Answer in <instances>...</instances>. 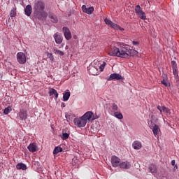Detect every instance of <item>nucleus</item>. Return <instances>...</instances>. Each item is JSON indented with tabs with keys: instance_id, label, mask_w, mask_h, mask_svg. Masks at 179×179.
I'll list each match as a JSON object with an SVG mask.
<instances>
[{
	"instance_id": "nucleus-1",
	"label": "nucleus",
	"mask_w": 179,
	"mask_h": 179,
	"mask_svg": "<svg viewBox=\"0 0 179 179\" xmlns=\"http://www.w3.org/2000/svg\"><path fill=\"white\" fill-rule=\"evenodd\" d=\"M132 50L129 48V45L122 42H115L114 46H111L108 52L110 57H118V58H129L132 55Z\"/></svg>"
},
{
	"instance_id": "nucleus-2",
	"label": "nucleus",
	"mask_w": 179,
	"mask_h": 179,
	"mask_svg": "<svg viewBox=\"0 0 179 179\" xmlns=\"http://www.w3.org/2000/svg\"><path fill=\"white\" fill-rule=\"evenodd\" d=\"M33 15L35 19H44L47 17V13H45V3L42 0H35L33 3Z\"/></svg>"
},
{
	"instance_id": "nucleus-3",
	"label": "nucleus",
	"mask_w": 179,
	"mask_h": 179,
	"mask_svg": "<svg viewBox=\"0 0 179 179\" xmlns=\"http://www.w3.org/2000/svg\"><path fill=\"white\" fill-rule=\"evenodd\" d=\"M92 117L93 112H86L83 116L80 117H75L73 119L74 125H76V127L78 128H85L86 127V124H87V122L90 121Z\"/></svg>"
},
{
	"instance_id": "nucleus-4",
	"label": "nucleus",
	"mask_w": 179,
	"mask_h": 179,
	"mask_svg": "<svg viewBox=\"0 0 179 179\" xmlns=\"http://www.w3.org/2000/svg\"><path fill=\"white\" fill-rule=\"evenodd\" d=\"M87 69L90 75L94 76L99 75V64H97V61H94L93 63L87 67Z\"/></svg>"
},
{
	"instance_id": "nucleus-5",
	"label": "nucleus",
	"mask_w": 179,
	"mask_h": 179,
	"mask_svg": "<svg viewBox=\"0 0 179 179\" xmlns=\"http://www.w3.org/2000/svg\"><path fill=\"white\" fill-rule=\"evenodd\" d=\"M134 10L140 19L142 20H146V13L143 11V10H142L140 5L136 6Z\"/></svg>"
},
{
	"instance_id": "nucleus-6",
	"label": "nucleus",
	"mask_w": 179,
	"mask_h": 179,
	"mask_svg": "<svg viewBox=\"0 0 179 179\" xmlns=\"http://www.w3.org/2000/svg\"><path fill=\"white\" fill-rule=\"evenodd\" d=\"M17 61L21 65H23V64H26V55L24 53L20 52L17 54Z\"/></svg>"
},
{
	"instance_id": "nucleus-7",
	"label": "nucleus",
	"mask_w": 179,
	"mask_h": 179,
	"mask_svg": "<svg viewBox=\"0 0 179 179\" xmlns=\"http://www.w3.org/2000/svg\"><path fill=\"white\" fill-rule=\"evenodd\" d=\"M150 128L152 129L154 136H157V135H159V133L160 132V128H159L157 124L153 123V122H151Z\"/></svg>"
},
{
	"instance_id": "nucleus-8",
	"label": "nucleus",
	"mask_w": 179,
	"mask_h": 179,
	"mask_svg": "<svg viewBox=\"0 0 179 179\" xmlns=\"http://www.w3.org/2000/svg\"><path fill=\"white\" fill-rule=\"evenodd\" d=\"M62 31L64 33L66 40L69 41L71 40V38H72V34L71 33V30H69V28L64 27L62 28Z\"/></svg>"
},
{
	"instance_id": "nucleus-9",
	"label": "nucleus",
	"mask_w": 179,
	"mask_h": 179,
	"mask_svg": "<svg viewBox=\"0 0 179 179\" xmlns=\"http://www.w3.org/2000/svg\"><path fill=\"white\" fill-rule=\"evenodd\" d=\"M171 65L173 69V73L176 78H178V66H177V62L176 61L172 60L171 62Z\"/></svg>"
},
{
	"instance_id": "nucleus-10",
	"label": "nucleus",
	"mask_w": 179,
	"mask_h": 179,
	"mask_svg": "<svg viewBox=\"0 0 179 179\" xmlns=\"http://www.w3.org/2000/svg\"><path fill=\"white\" fill-rule=\"evenodd\" d=\"M82 10L84 13H87V15H92L93 12H94V8L92 7H86V5L82 6Z\"/></svg>"
},
{
	"instance_id": "nucleus-11",
	"label": "nucleus",
	"mask_w": 179,
	"mask_h": 179,
	"mask_svg": "<svg viewBox=\"0 0 179 179\" xmlns=\"http://www.w3.org/2000/svg\"><path fill=\"white\" fill-rule=\"evenodd\" d=\"M53 37L55 38V41L56 44H61L62 43L64 38L62 37V34L57 32L53 35Z\"/></svg>"
},
{
	"instance_id": "nucleus-12",
	"label": "nucleus",
	"mask_w": 179,
	"mask_h": 179,
	"mask_svg": "<svg viewBox=\"0 0 179 179\" xmlns=\"http://www.w3.org/2000/svg\"><path fill=\"white\" fill-rule=\"evenodd\" d=\"M27 149L31 153H34L38 150V147L37 146V143H32L28 145Z\"/></svg>"
},
{
	"instance_id": "nucleus-13",
	"label": "nucleus",
	"mask_w": 179,
	"mask_h": 179,
	"mask_svg": "<svg viewBox=\"0 0 179 179\" xmlns=\"http://www.w3.org/2000/svg\"><path fill=\"white\" fill-rule=\"evenodd\" d=\"M120 162H121V159L118 158L117 156H112L111 158V163L113 167H118L120 166Z\"/></svg>"
},
{
	"instance_id": "nucleus-14",
	"label": "nucleus",
	"mask_w": 179,
	"mask_h": 179,
	"mask_svg": "<svg viewBox=\"0 0 179 179\" xmlns=\"http://www.w3.org/2000/svg\"><path fill=\"white\" fill-rule=\"evenodd\" d=\"M18 116L22 121H25V120H27V110L21 109L18 113Z\"/></svg>"
},
{
	"instance_id": "nucleus-15",
	"label": "nucleus",
	"mask_w": 179,
	"mask_h": 179,
	"mask_svg": "<svg viewBox=\"0 0 179 179\" xmlns=\"http://www.w3.org/2000/svg\"><path fill=\"white\" fill-rule=\"evenodd\" d=\"M122 80L123 79L122 76L120 75L118 73H112L110 75L109 78H108V80Z\"/></svg>"
},
{
	"instance_id": "nucleus-16",
	"label": "nucleus",
	"mask_w": 179,
	"mask_h": 179,
	"mask_svg": "<svg viewBox=\"0 0 179 179\" xmlns=\"http://www.w3.org/2000/svg\"><path fill=\"white\" fill-rule=\"evenodd\" d=\"M118 111V105L115 103H113L110 104V108H109V113L111 115L115 112Z\"/></svg>"
},
{
	"instance_id": "nucleus-17",
	"label": "nucleus",
	"mask_w": 179,
	"mask_h": 179,
	"mask_svg": "<svg viewBox=\"0 0 179 179\" xmlns=\"http://www.w3.org/2000/svg\"><path fill=\"white\" fill-rule=\"evenodd\" d=\"M132 147L135 150H139L142 148V143L139 141H135L132 143Z\"/></svg>"
},
{
	"instance_id": "nucleus-18",
	"label": "nucleus",
	"mask_w": 179,
	"mask_h": 179,
	"mask_svg": "<svg viewBox=\"0 0 179 179\" xmlns=\"http://www.w3.org/2000/svg\"><path fill=\"white\" fill-rule=\"evenodd\" d=\"M148 169L150 170V173L153 175L157 173V166L155 164H150Z\"/></svg>"
},
{
	"instance_id": "nucleus-19",
	"label": "nucleus",
	"mask_w": 179,
	"mask_h": 179,
	"mask_svg": "<svg viewBox=\"0 0 179 179\" xmlns=\"http://www.w3.org/2000/svg\"><path fill=\"white\" fill-rule=\"evenodd\" d=\"M49 18L50 19V22H52V23H58V17H57L55 14L50 13L49 15Z\"/></svg>"
},
{
	"instance_id": "nucleus-20",
	"label": "nucleus",
	"mask_w": 179,
	"mask_h": 179,
	"mask_svg": "<svg viewBox=\"0 0 179 179\" xmlns=\"http://www.w3.org/2000/svg\"><path fill=\"white\" fill-rule=\"evenodd\" d=\"M70 97H71V92H69V90L65 91L64 93L63 94L64 101H68Z\"/></svg>"
},
{
	"instance_id": "nucleus-21",
	"label": "nucleus",
	"mask_w": 179,
	"mask_h": 179,
	"mask_svg": "<svg viewBox=\"0 0 179 179\" xmlns=\"http://www.w3.org/2000/svg\"><path fill=\"white\" fill-rule=\"evenodd\" d=\"M120 169H130L131 167V164H129V162H122L120 164Z\"/></svg>"
},
{
	"instance_id": "nucleus-22",
	"label": "nucleus",
	"mask_w": 179,
	"mask_h": 179,
	"mask_svg": "<svg viewBox=\"0 0 179 179\" xmlns=\"http://www.w3.org/2000/svg\"><path fill=\"white\" fill-rule=\"evenodd\" d=\"M17 170H27V166L23 163H18L16 165Z\"/></svg>"
},
{
	"instance_id": "nucleus-23",
	"label": "nucleus",
	"mask_w": 179,
	"mask_h": 179,
	"mask_svg": "<svg viewBox=\"0 0 179 179\" xmlns=\"http://www.w3.org/2000/svg\"><path fill=\"white\" fill-rule=\"evenodd\" d=\"M31 5L29 4L26 6L24 12H25V15L27 16H30V15H31Z\"/></svg>"
},
{
	"instance_id": "nucleus-24",
	"label": "nucleus",
	"mask_w": 179,
	"mask_h": 179,
	"mask_svg": "<svg viewBox=\"0 0 179 179\" xmlns=\"http://www.w3.org/2000/svg\"><path fill=\"white\" fill-rule=\"evenodd\" d=\"M113 115H114L118 120H122V118H124V116L122 115V113H121V112H118V110L113 113Z\"/></svg>"
},
{
	"instance_id": "nucleus-25",
	"label": "nucleus",
	"mask_w": 179,
	"mask_h": 179,
	"mask_svg": "<svg viewBox=\"0 0 179 179\" xmlns=\"http://www.w3.org/2000/svg\"><path fill=\"white\" fill-rule=\"evenodd\" d=\"M53 51L55 54H57V55H59L60 57H64V55H65V53H64L63 51H61L57 48H54Z\"/></svg>"
},
{
	"instance_id": "nucleus-26",
	"label": "nucleus",
	"mask_w": 179,
	"mask_h": 179,
	"mask_svg": "<svg viewBox=\"0 0 179 179\" xmlns=\"http://www.w3.org/2000/svg\"><path fill=\"white\" fill-rule=\"evenodd\" d=\"M60 152H62V148L61 147H55L53 150V155H58Z\"/></svg>"
},
{
	"instance_id": "nucleus-27",
	"label": "nucleus",
	"mask_w": 179,
	"mask_h": 179,
	"mask_svg": "<svg viewBox=\"0 0 179 179\" xmlns=\"http://www.w3.org/2000/svg\"><path fill=\"white\" fill-rule=\"evenodd\" d=\"M10 17H15L16 16V7L11 9L10 12Z\"/></svg>"
},
{
	"instance_id": "nucleus-28",
	"label": "nucleus",
	"mask_w": 179,
	"mask_h": 179,
	"mask_svg": "<svg viewBox=\"0 0 179 179\" xmlns=\"http://www.w3.org/2000/svg\"><path fill=\"white\" fill-rule=\"evenodd\" d=\"M98 65H99V69H100V72H103L104 71V67L106 66V62H103L102 64H100L99 62H97Z\"/></svg>"
},
{
	"instance_id": "nucleus-29",
	"label": "nucleus",
	"mask_w": 179,
	"mask_h": 179,
	"mask_svg": "<svg viewBox=\"0 0 179 179\" xmlns=\"http://www.w3.org/2000/svg\"><path fill=\"white\" fill-rule=\"evenodd\" d=\"M10 111H12V107L8 106L4 109L3 114H5V115H8V114L10 113Z\"/></svg>"
},
{
	"instance_id": "nucleus-30",
	"label": "nucleus",
	"mask_w": 179,
	"mask_h": 179,
	"mask_svg": "<svg viewBox=\"0 0 179 179\" xmlns=\"http://www.w3.org/2000/svg\"><path fill=\"white\" fill-rule=\"evenodd\" d=\"M162 85H164L166 87H170V83L166 80H163L161 81Z\"/></svg>"
},
{
	"instance_id": "nucleus-31",
	"label": "nucleus",
	"mask_w": 179,
	"mask_h": 179,
	"mask_svg": "<svg viewBox=\"0 0 179 179\" xmlns=\"http://www.w3.org/2000/svg\"><path fill=\"white\" fill-rule=\"evenodd\" d=\"M110 26L112 27V29H115V30H118V29H120V25L114 22H112Z\"/></svg>"
},
{
	"instance_id": "nucleus-32",
	"label": "nucleus",
	"mask_w": 179,
	"mask_h": 179,
	"mask_svg": "<svg viewBox=\"0 0 179 179\" xmlns=\"http://www.w3.org/2000/svg\"><path fill=\"white\" fill-rule=\"evenodd\" d=\"M68 138H69V134H68V133L62 134V139H63V141H66V139H68Z\"/></svg>"
},
{
	"instance_id": "nucleus-33",
	"label": "nucleus",
	"mask_w": 179,
	"mask_h": 179,
	"mask_svg": "<svg viewBox=\"0 0 179 179\" xmlns=\"http://www.w3.org/2000/svg\"><path fill=\"white\" fill-rule=\"evenodd\" d=\"M162 111L166 114H171L170 109L166 106H163Z\"/></svg>"
},
{
	"instance_id": "nucleus-34",
	"label": "nucleus",
	"mask_w": 179,
	"mask_h": 179,
	"mask_svg": "<svg viewBox=\"0 0 179 179\" xmlns=\"http://www.w3.org/2000/svg\"><path fill=\"white\" fill-rule=\"evenodd\" d=\"M57 93V91L55 90V89L54 88H51L49 90V94L50 96H54V94H55Z\"/></svg>"
},
{
	"instance_id": "nucleus-35",
	"label": "nucleus",
	"mask_w": 179,
	"mask_h": 179,
	"mask_svg": "<svg viewBox=\"0 0 179 179\" xmlns=\"http://www.w3.org/2000/svg\"><path fill=\"white\" fill-rule=\"evenodd\" d=\"M47 57H48V58H49V59L50 60V61H52V62H54V55H52V53H50V52H48L47 53Z\"/></svg>"
},
{
	"instance_id": "nucleus-36",
	"label": "nucleus",
	"mask_w": 179,
	"mask_h": 179,
	"mask_svg": "<svg viewBox=\"0 0 179 179\" xmlns=\"http://www.w3.org/2000/svg\"><path fill=\"white\" fill-rule=\"evenodd\" d=\"M104 22L106 23V24H108V26H111V23L113 22L111 20L105 18Z\"/></svg>"
},
{
	"instance_id": "nucleus-37",
	"label": "nucleus",
	"mask_w": 179,
	"mask_h": 179,
	"mask_svg": "<svg viewBox=\"0 0 179 179\" xmlns=\"http://www.w3.org/2000/svg\"><path fill=\"white\" fill-rule=\"evenodd\" d=\"M157 110H159L160 111V114H162V113H163V106H158Z\"/></svg>"
},
{
	"instance_id": "nucleus-38",
	"label": "nucleus",
	"mask_w": 179,
	"mask_h": 179,
	"mask_svg": "<svg viewBox=\"0 0 179 179\" xmlns=\"http://www.w3.org/2000/svg\"><path fill=\"white\" fill-rule=\"evenodd\" d=\"M171 165L172 166H175L176 167V169L178 168V166L177 165H176V160H172L171 162Z\"/></svg>"
},
{
	"instance_id": "nucleus-39",
	"label": "nucleus",
	"mask_w": 179,
	"mask_h": 179,
	"mask_svg": "<svg viewBox=\"0 0 179 179\" xmlns=\"http://www.w3.org/2000/svg\"><path fill=\"white\" fill-rule=\"evenodd\" d=\"M132 44H133V45H139V42L134 41L132 42Z\"/></svg>"
},
{
	"instance_id": "nucleus-40",
	"label": "nucleus",
	"mask_w": 179,
	"mask_h": 179,
	"mask_svg": "<svg viewBox=\"0 0 179 179\" xmlns=\"http://www.w3.org/2000/svg\"><path fill=\"white\" fill-rule=\"evenodd\" d=\"M55 99H58V92H56V93L55 94Z\"/></svg>"
},
{
	"instance_id": "nucleus-41",
	"label": "nucleus",
	"mask_w": 179,
	"mask_h": 179,
	"mask_svg": "<svg viewBox=\"0 0 179 179\" xmlns=\"http://www.w3.org/2000/svg\"><path fill=\"white\" fill-rule=\"evenodd\" d=\"M117 30H121L122 31H124V28H121V27H120V28H117Z\"/></svg>"
},
{
	"instance_id": "nucleus-42",
	"label": "nucleus",
	"mask_w": 179,
	"mask_h": 179,
	"mask_svg": "<svg viewBox=\"0 0 179 179\" xmlns=\"http://www.w3.org/2000/svg\"><path fill=\"white\" fill-rule=\"evenodd\" d=\"M62 107H65V103H62Z\"/></svg>"
},
{
	"instance_id": "nucleus-43",
	"label": "nucleus",
	"mask_w": 179,
	"mask_h": 179,
	"mask_svg": "<svg viewBox=\"0 0 179 179\" xmlns=\"http://www.w3.org/2000/svg\"><path fill=\"white\" fill-rule=\"evenodd\" d=\"M135 51V52L136 53V54H138V51H136V50H134Z\"/></svg>"
}]
</instances>
